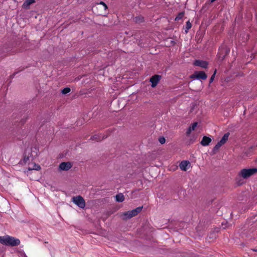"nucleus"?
<instances>
[{
  "instance_id": "nucleus-8",
  "label": "nucleus",
  "mask_w": 257,
  "mask_h": 257,
  "mask_svg": "<svg viewBox=\"0 0 257 257\" xmlns=\"http://www.w3.org/2000/svg\"><path fill=\"white\" fill-rule=\"evenodd\" d=\"M194 65L197 66L201 67L203 68H206L208 63L207 62L200 60H196L194 62Z\"/></svg>"
},
{
  "instance_id": "nucleus-22",
  "label": "nucleus",
  "mask_w": 257,
  "mask_h": 257,
  "mask_svg": "<svg viewBox=\"0 0 257 257\" xmlns=\"http://www.w3.org/2000/svg\"><path fill=\"white\" fill-rule=\"evenodd\" d=\"M191 27H192L191 23L190 22V21H187L186 22L185 30L186 33H187L188 32V30L191 29Z\"/></svg>"
},
{
  "instance_id": "nucleus-27",
  "label": "nucleus",
  "mask_w": 257,
  "mask_h": 257,
  "mask_svg": "<svg viewBox=\"0 0 257 257\" xmlns=\"http://www.w3.org/2000/svg\"><path fill=\"white\" fill-rule=\"evenodd\" d=\"M216 1V0H210V1H211V3H213V2H214V1Z\"/></svg>"
},
{
  "instance_id": "nucleus-18",
  "label": "nucleus",
  "mask_w": 257,
  "mask_h": 257,
  "mask_svg": "<svg viewBox=\"0 0 257 257\" xmlns=\"http://www.w3.org/2000/svg\"><path fill=\"white\" fill-rule=\"evenodd\" d=\"M222 145V144H220V142H218L212 150L213 154H215Z\"/></svg>"
},
{
  "instance_id": "nucleus-12",
  "label": "nucleus",
  "mask_w": 257,
  "mask_h": 257,
  "mask_svg": "<svg viewBox=\"0 0 257 257\" xmlns=\"http://www.w3.org/2000/svg\"><path fill=\"white\" fill-rule=\"evenodd\" d=\"M197 122H195L194 123H193L191 126H190L189 127V128H188L187 132H186V135L187 136H189L191 133V132L192 131H194L196 127L197 126Z\"/></svg>"
},
{
  "instance_id": "nucleus-17",
  "label": "nucleus",
  "mask_w": 257,
  "mask_h": 257,
  "mask_svg": "<svg viewBox=\"0 0 257 257\" xmlns=\"http://www.w3.org/2000/svg\"><path fill=\"white\" fill-rule=\"evenodd\" d=\"M35 154L34 155H33L32 154V152H31V156H25L24 157V161L25 163H27L30 160H33V158L34 157H35V156H36L37 155V153L36 152H35Z\"/></svg>"
},
{
  "instance_id": "nucleus-16",
  "label": "nucleus",
  "mask_w": 257,
  "mask_h": 257,
  "mask_svg": "<svg viewBox=\"0 0 257 257\" xmlns=\"http://www.w3.org/2000/svg\"><path fill=\"white\" fill-rule=\"evenodd\" d=\"M229 136V134L228 133L225 134L221 138V140L219 141L220 142V144L224 145L228 140Z\"/></svg>"
},
{
  "instance_id": "nucleus-14",
  "label": "nucleus",
  "mask_w": 257,
  "mask_h": 257,
  "mask_svg": "<svg viewBox=\"0 0 257 257\" xmlns=\"http://www.w3.org/2000/svg\"><path fill=\"white\" fill-rule=\"evenodd\" d=\"M189 164V162L188 161H182L179 165L180 168L183 171H186L187 167Z\"/></svg>"
},
{
  "instance_id": "nucleus-23",
  "label": "nucleus",
  "mask_w": 257,
  "mask_h": 257,
  "mask_svg": "<svg viewBox=\"0 0 257 257\" xmlns=\"http://www.w3.org/2000/svg\"><path fill=\"white\" fill-rule=\"evenodd\" d=\"M70 91L71 89L69 87H65L62 90L61 92L63 94H66L70 92Z\"/></svg>"
},
{
  "instance_id": "nucleus-9",
  "label": "nucleus",
  "mask_w": 257,
  "mask_h": 257,
  "mask_svg": "<svg viewBox=\"0 0 257 257\" xmlns=\"http://www.w3.org/2000/svg\"><path fill=\"white\" fill-rule=\"evenodd\" d=\"M105 138H106V137H104V136L102 135L101 134H96L91 137L90 140L96 142H98L103 140Z\"/></svg>"
},
{
  "instance_id": "nucleus-7",
  "label": "nucleus",
  "mask_w": 257,
  "mask_h": 257,
  "mask_svg": "<svg viewBox=\"0 0 257 257\" xmlns=\"http://www.w3.org/2000/svg\"><path fill=\"white\" fill-rule=\"evenodd\" d=\"M72 165L69 162H62L59 166V168L60 170L68 171L72 167Z\"/></svg>"
},
{
  "instance_id": "nucleus-11",
  "label": "nucleus",
  "mask_w": 257,
  "mask_h": 257,
  "mask_svg": "<svg viewBox=\"0 0 257 257\" xmlns=\"http://www.w3.org/2000/svg\"><path fill=\"white\" fill-rule=\"evenodd\" d=\"M211 142V139L206 136L203 137L202 140L201 142V144L203 146H206L209 145V143Z\"/></svg>"
},
{
  "instance_id": "nucleus-13",
  "label": "nucleus",
  "mask_w": 257,
  "mask_h": 257,
  "mask_svg": "<svg viewBox=\"0 0 257 257\" xmlns=\"http://www.w3.org/2000/svg\"><path fill=\"white\" fill-rule=\"evenodd\" d=\"M41 169V167L39 165L37 164L36 163H33L31 165H29L28 170H39Z\"/></svg>"
},
{
  "instance_id": "nucleus-10",
  "label": "nucleus",
  "mask_w": 257,
  "mask_h": 257,
  "mask_svg": "<svg viewBox=\"0 0 257 257\" xmlns=\"http://www.w3.org/2000/svg\"><path fill=\"white\" fill-rule=\"evenodd\" d=\"M229 52V50H227L226 49H221L219 50V52L218 54L219 58L221 60H223L225 55H227Z\"/></svg>"
},
{
  "instance_id": "nucleus-15",
  "label": "nucleus",
  "mask_w": 257,
  "mask_h": 257,
  "mask_svg": "<svg viewBox=\"0 0 257 257\" xmlns=\"http://www.w3.org/2000/svg\"><path fill=\"white\" fill-rule=\"evenodd\" d=\"M35 2V0H26L23 5V7L25 8H28L31 4Z\"/></svg>"
},
{
  "instance_id": "nucleus-24",
  "label": "nucleus",
  "mask_w": 257,
  "mask_h": 257,
  "mask_svg": "<svg viewBox=\"0 0 257 257\" xmlns=\"http://www.w3.org/2000/svg\"><path fill=\"white\" fill-rule=\"evenodd\" d=\"M216 73V70H215L214 73L212 74L211 78H210L209 83H211L213 81Z\"/></svg>"
},
{
  "instance_id": "nucleus-20",
  "label": "nucleus",
  "mask_w": 257,
  "mask_h": 257,
  "mask_svg": "<svg viewBox=\"0 0 257 257\" xmlns=\"http://www.w3.org/2000/svg\"><path fill=\"white\" fill-rule=\"evenodd\" d=\"M134 21L136 22V23H141L143 22H144V18L141 16H137V17H136L134 19Z\"/></svg>"
},
{
  "instance_id": "nucleus-3",
  "label": "nucleus",
  "mask_w": 257,
  "mask_h": 257,
  "mask_svg": "<svg viewBox=\"0 0 257 257\" xmlns=\"http://www.w3.org/2000/svg\"><path fill=\"white\" fill-rule=\"evenodd\" d=\"M142 208L143 206H140L131 211L124 212L122 214L123 219H127L137 215L142 211Z\"/></svg>"
},
{
  "instance_id": "nucleus-1",
  "label": "nucleus",
  "mask_w": 257,
  "mask_h": 257,
  "mask_svg": "<svg viewBox=\"0 0 257 257\" xmlns=\"http://www.w3.org/2000/svg\"><path fill=\"white\" fill-rule=\"evenodd\" d=\"M20 242L19 239L8 235L0 236V243L5 245L11 246H18L20 245Z\"/></svg>"
},
{
  "instance_id": "nucleus-25",
  "label": "nucleus",
  "mask_w": 257,
  "mask_h": 257,
  "mask_svg": "<svg viewBox=\"0 0 257 257\" xmlns=\"http://www.w3.org/2000/svg\"><path fill=\"white\" fill-rule=\"evenodd\" d=\"M97 5H102L104 10L107 9V5L103 2H101L99 4H97Z\"/></svg>"
},
{
  "instance_id": "nucleus-21",
  "label": "nucleus",
  "mask_w": 257,
  "mask_h": 257,
  "mask_svg": "<svg viewBox=\"0 0 257 257\" xmlns=\"http://www.w3.org/2000/svg\"><path fill=\"white\" fill-rule=\"evenodd\" d=\"M184 16V12L179 13L175 19V21H179V20H181L183 18Z\"/></svg>"
},
{
  "instance_id": "nucleus-26",
  "label": "nucleus",
  "mask_w": 257,
  "mask_h": 257,
  "mask_svg": "<svg viewBox=\"0 0 257 257\" xmlns=\"http://www.w3.org/2000/svg\"><path fill=\"white\" fill-rule=\"evenodd\" d=\"M159 140L161 144H163L165 142V139L164 137L160 138Z\"/></svg>"
},
{
  "instance_id": "nucleus-2",
  "label": "nucleus",
  "mask_w": 257,
  "mask_h": 257,
  "mask_svg": "<svg viewBox=\"0 0 257 257\" xmlns=\"http://www.w3.org/2000/svg\"><path fill=\"white\" fill-rule=\"evenodd\" d=\"M257 172L256 168L243 169L238 173L239 177L247 179Z\"/></svg>"
},
{
  "instance_id": "nucleus-5",
  "label": "nucleus",
  "mask_w": 257,
  "mask_h": 257,
  "mask_svg": "<svg viewBox=\"0 0 257 257\" xmlns=\"http://www.w3.org/2000/svg\"><path fill=\"white\" fill-rule=\"evenodd\" d=\"M192 79L205 80L207 78V74L204 71H196L190 76Z\"/></svg>"
},
{
  "instance_id": "nucleus-19",
  "label": "nucleus",
  "mask_w": 257,
  "mask_h": 257,
  "mask_svg": "<svg viewBox=\"0 0 257 257\" xmlns=\"http://www.w3.org/2000/svg\"><path fill=\"white\" fill-rule=\"evenodd\" d=\"M116 200V201L118 202H122L124 199V197L122 194H119L116 195L115 196Z\"/></svg>"
},
{
  "instance_id": "nucleus-6",
  "label": "nucleus",
  "mask_w": 257,
  "mask_h": 257,
  "mask_svg": "<svg viewBox=\"0 0 257 257\" xmlns=\"http://www.w3.org/2000/svg\"><path fill=\"white\" fill-rule=\"evenodd\" d=\"M161 79V76L160 75L156 74L152 76L150 78V81L151 82V86L152 87H155L159 82Z\"/></svg>"
},
{
  "instance_id": "nucleus-4",
  "label": "nucleus",
  "mask_w": 257,
  "mask_h": 257,
  "mask_svg": "<svg viewBox=\"0 0 257 257\" xmlns=\"http://www.w3.org/2000/svg\"><path fill=\"white\" fill-rule=\"evenodd\" d=\"M72 201L81 208H84L85 207V201L84 198L81 196L73 197Z\"/></svg>"
}]
</instances>
